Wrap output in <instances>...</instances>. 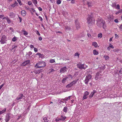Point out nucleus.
<instances>
[{
	"instance_id": "obj_1",
	"label": "nucleus",
	"mask_w": 122,
	"mask_h": 122,
	"mask_svg": "<svg viewBox=\"0 0 122 122\" xmlns=\"http://www.w3.org/2000/svg\"><path fill=\"white\" fill-rule=\"evenodd\" d=\"M97 24V26L99 27H101L102 26L103 29H105L106 27L105 21L100 18L98 19Z\"/></svg>"
},
{
	"instance_id": "obj_2",
	"label": "nucleus",
	"mask_w": 122,
	"mask_h": 122,
	"mask_svg": "<svg viewBox=\"0 0 122 122\" xmlns=\"http://www.w3.org/2000/svg\"><path fill=\"white\" fill-rule=\"evenodd\" d=\"M95 19L93 17L92 15H89L87 18V22L88 24L92 25L95 24Z\"/></svg>"
},
{
	"instance_id": "obj_3",
	"label": "nucleus",
	"mask_w": 122,
	"mask_h": 122,
	"mask_svg": "<svg viewBox=\"0 0 122 122\" xmlns=\"http://www.w3.org/2000/svg\"><path fill=\"white\" fill-rule=\"evenodd\" d=\"M46 66L45 62L43 61L39 62L35 66L36 68L44 67Z\"/></svg>"
},
{
	"instance_id": "obj_4",
	"label": "nucleus",
	"mask_w": 122,
	"mask_h": 122,
	"mask_svg": "<svg viewBox=\"0 0 122 122\" xmlns=\"http://www.w3.org/2000/svg\"><path fill=\"white\" fill-rule=\"evenodd\" d=\"M77 66L80 69H85L87 66L85 64H82L80 62L77 64Z\"/></svg>"
},
{
	"instance_id": "obj_5",
	"label": "nucleus",
	"mask_w": 122,
	"mask_h": 122,
	"mask_svg": "<svg viewBox=\"0 0 122 122\" xmlns=\"http://www.w3.org/2000/svg\"><path fill=\"white\" fill-rule=\"evenodd\" d=\"M6 39V36L5 35H3L2 36L1 40L0 41V43L2 44L5 43L7 41Z\"/></svg>"
},
{
	"instance_id": "obj_6",
	"label": "nucleus",
	"mask_w": 122,
	"mask_h": 122,
	"mask_svg": "<svg viewBox=\"0 0 122 122\" xmlns=\"http://www.w3.org/2000/svg\"><path fill=\"white\" fill-rule=\"evenodd\" d=\"M77 81H75L71 82L70 83L68 84L67 85L66 87L67 88H69L75 85Z\"/></svg>"
},
{
	"instance_id": "obj_7",
	"label": "nucleus",
	"mask_w": 122,
	"mask_h": 122,
	"mask_svg": "<svg viewBox=\"0 0 122 122\" xmlns=\"http://www.w3.org/2000/svg\"><path fill=\"white\" fill-rule=\"evenodd\" d=\"M75 23L76 29L77 30L80 28L81 27L80 24L77 20H76L75 21Z\"/></svg>"
},
{
	"instance_id": "obj_8",
	"label": "nucleus",
	"mask_w": 122,
	"mask_h": 122,
	"mask_svg": "<svg viewBox=\"0 0 122 122\" xmlns=\"http://www.w3.org/2000/svg\"><path fill=\"white\" fill-rule=\"evenodd\" d=\"M10 114L9 113L7 114L5 119V122H8L10 120Z\"/></svg>"
},
{
	"instance_id": "obj_9",
	"label": "nucleus",
	"mask_w": 122,
	"mask_h": 122,
	"mask_svg": "<svg viewBox=\"0 0 122 122\" xmlns=\"http://www.w3.org/2000/svg\"><path fill=\"white\" fill-rule=\"evenodd\" d=\"M101 76V75L100 74V73L99 72H97L95 77V79L97 80H98V78H101V77H100V76Z\"/></svg>"
},
{
	"instance_id": "obj_10",
	"label": "nucleus",
	"mask_w": 122,
	"mask_h": 122,
	"mask_svg": "<svg viewBox=\"0 0 122 122\" xmlns=\"http://www.w3.org/2000/svg\"><path fill=\"white\" fill-rule=\"evenodd\" d=\"M30 62V61L29 60H27L24 62H23L22 64H21V66H24L28 64Z\"/></svg>"
},
{
	"instance_id": "obj_11",
	"label": "nucleus",
	"mask_w": 122,
	"mask_h": 122,
	"mask_svg": "<svg viewBox=\"0 0 122 122\" xmlns=\"http://www.w3.org/2000/svg\"><path fill=\"white\" fill-rule=\"evenodd\" d=\"M19 97H18L16 98V100H19L21 99L23 97H24V96L22 94H20L19 95Z\"/></svg>"
},
{
	"instance_id": "obj_12",
	"label": "nucleus",
	"mask_w": 122,
	"mask_h": 122,
	"mask_svg": "<svg viewBox=\"0 0 122 122\" xmlns=\"http://www.w3.org/2000/svg\"><path fill=\"white\" fill-rule=\"evenodd\" d=\"M66 66H64L61 68L60 70V72L61 73H64V71H66Z\"/></svg>"
},
{
	"instance_id": "obj_13",
	"label": "nucleus",
	"mask_w": 122,
	"mask_h": 122,
	"mask_svg": "<svg viewBox=\"0 0 122 122\" xmlns=\"http://www.w3.org/2000/svg\"><path fill=\"white\" fill-rule=\"evenodd\" d=\"M97 92L96 91L94 90L93 92H92L91 93L89 96V98H92L93 96V95Z\"/></svg>"
},
{
	"instance_id": "obj_14",
	"label": "nucleus",
	"mask_w": 122,
	"mask_h": 122,
	"mask_svg": "<svg viewBox=\"0 0 122 122\" xmlns=\"http://www.w3.org/2000/svg\"><path fill=\"white\" fill-rule=\"evenodd\" d=\"M9 16L11 17H13L15 16V15L13 12H10L9 14Z\"/></svg>"
},
{
	"instance_id": "obj_15",
	"label": "nucleus",
	"mask_w": 122,
	"mask_h": 122,
	"mask_svg": "<svg viewBox=\"0 0 122 122\" xmlns=\"http://www.w3.org/2000/svg\"><path fill=\"white\" fill-rule=\"evenodd\" d=\"M113 16L112 15H109L108 17V19L109 21H111L113 19Z\"/></svg>"
},
{
	"instance_id": "obj_16",
	"label": "nucleus",
	"mask_w": 122,
	"mask_h": 122,
	"mask_svg": "<svg viewBox=\"0 0 122 122\" xmlns=\"http://www.w3.org/2000/svg\"><path fill=\"white\" fill-rule=\"evenodd\" d=\"M91 77L92 76L91 75L89 74L86 76L85 78H86V79H87L88 80H89L91 79Z\"/></svg>"
},
{
	"instance_id": "obj_17",
	"label": "nucleus",
	"mask_w": 122,
	"mask_h": 122,
	"mask_svg": "<svg viewBox=\"0 0 122 122\" xmlns=\"http://www.w3.org/2000/svg\"><path fill=\"white\" fill-rule=\"evenodd\" d=\"M26 12L25 10H22L21 11V13L22 16H25L26 15Z\"/></svg>"
},
{
	"instance_id": "obj_18",
	"label": "nucleus",
	"mask_w": 122,
	"mask_h": 122,
	"mask_svg": "<svg viewBox=\"0 0 122 122\" xmlns=\"http://www.w3.org/2000/svg\"><path fill=\"white\" fill-rule=\"evenodd\" d=\"M18 4V3L16 1H15V3L14 4H12L11 5V6L13 7H14L16 6Z\"/></svg>"
},
{
	"instance_id": "obj_19",
	"label": "nucleus",
	"mask_w": 122,
	"mask_h": 122,
	"mask_svg": "<svg viewBox=\"0 0 122 122\" xmlns=\"http://www.w3.org/2000/svg\"><path fill=\"white\" fill-rule=\"evenodd\" d=\"M66 117L65 116H61L60 118L61 119V120H62V121H64L66 118Z\"/></svg>"
},
{
	"instance_id": "obj_20",
	"label": "nucleus",
	"mask_w": 122,
	"mask_h": 122,
	"mask_svg": "<svg viewBox=\"0 0 122 122\" xmlns=\"http://www.w3.org/2000/svg\"><path fill=\"white\" fill-rule=\"evenodd\" d=\"M21 32H23L24 35L25 36L27 35L28 34V33L25 30H22L21 31Z\"/></svg>"
},
{
	"instance_id": "obj_21",
	"label": "nucleus",
	"mask_w": 122,
	"mask_h": 122,
	"mask_svg": "<svg viewBox=\"0 0 122 122\" xmlns=\"http://www.w3.org/2000/svg\"><path fill=\"white\" fill-rule=\"evenodd\" d=\"M93 53L95 55H97L98 54V52L96 50H94L93 51Z\"/></svg>"
},
{
	"instance_id": "obj_22",
	"label": "nucleus",
	"mask_w": 122,
	"mask_h": 122,
	"mask_svg": "<svg viewBox=\"0 0 122 122\" xmlns=\"http://www.w3.org/2000/svg\"><path fill=\"white\" fill-rule=\"evenodd\" d=\"M122 13V9H121L119 10L117 12L116 14V15L118 14L119 13Z\"/></svg>"
},
{
	"instance_id": "obj_23",
	"label": "nucleus",
	"mask_w": 122,
	"mask_h": 122,
	"mask_svg": "<svg viewBox=\"0 0 122 122\" xmlns=\"http://www.w3.org/2000/svg\"><path fill=\"white\" fill-rule=\"evenodd\" d=\"M0 18H2L3 20L6 19V17H4V16L3 15H0Z\"/></svg>"
},
{
	"instance_id": "obj_24",
	"label": "nucleus",
	"mask_w": 122,
	"mask_h": 122,
	"mask_svg": "<svg viewBox=\"0 0 122 122\" xmlns=\"http://www.w3.org/2000/svg\"><path fill=\"white\" fill-rule=\"evenodd\" d=\"M87 4L88 7H91L92 6V4L91 2H87Z\"/></svg>"
},
{
	"instance_id": "obj_25",
	"label": "nucleus",
	"mask_w": 122,
	"mask_h": 122,
	"mask_svg": "<svg viewBox=\"0 0 122 122\" xmlns=\"http://www.w3.org/2000/svg\"><path fill=\"white\" fill-rule=\"evenodd\" d=\"M6 108H4L3 110L1 111L0 112V115L4 113L6 111Z\"/></svg>"
},
{
	"instance_id": "obj_26",
	"label": "nucleus",
	"mask_w": 122,
	"mask_h": 122,
	"mask_svg": "<svg viewBox=\"0 0 122 122\" xmlns=\"http://www.w3.org/2000/svg\"><path fill=\"white\" fill-rule=\"evenodd\" d=\"M92 45L96 47H97V43L95 42H93L92 44Z\"/></svg>"
},
{
	"instance_id": "obj_27",
	"label": "nucleus",
	"mask_w": 122,
	"mask_h": 122,
	"mask_svg": "<svg viewBox=\"0 0 122 122\" xmlns=\"http://www.w3.org/2000/svg\"><path fill=\"white\" fill-rule=\"evenodd\" d=\"M41 71L40 70H35V71L34 72L36 74H37L40 73L41 72Z\"/></svg>"
},
{
	"instance_id": "obj_28",
	"label": "nucleus",
	"mask_w": 122,
	"mask_h": 122,
	"mask_svg": "<svg viewBox=\"0 0 122 122\" xmlns=\"http://www.w3.org/2000/svg\"><path fill=\"white\" fill-rule=\"evenodd\" d=\"M6 19L7 22L9 24L11 23L10 20L8 17H6Z\"/></svg>"
},
{
	"instance_id": "obj_29",
	"label": "nucleus",
	"mask_w": 122,
	"mask_h": 122,
	"mask_svg": "<svg viewBox=\"0 0 122 122\" xmlns=\"http://www.w3.org/2000/svg\"><path fill=\"white\" fill-rule=\"evenodd\" d=\"M71 78V76L70 75H68L67 76H66V77L65 78L67 80L68 79H69L70 78Z\"/></svg>"
},
{
	"instance_id": "obj_30",
	"label": "nucleus",
	"mask_w": 122,
	"mask_h": 122,
	"mask_svg": "<svg viewBox=\"0 0 122 122\" xmlns=\"http://www.w3.org/2000/svg\"><path fill=\"white\" fill-rule=\"evenodd\" d=\"M102 37V33H100V34H99L98 35V37L99 38H100Z\"/></svg>"
},
{
	"instance_id": "obj_31",
	"label": "nucleus",
	"mask_w": 122,
	"mask_h": 122,
	"mask_svg": "<svg viewBox=\"0 0 122 122\" xmlns=\"http://www.w3.org/2000/svg\"><path fill=\"white\" fill-rule=\"evenodd\" d=\"M112 6L113 7L115 8L116 7V4L115 3H112Z\"/></svg>"
},
{
	"instance_id": "obj_32",
	"label": "nucleus",
	"mask_w": 122,
	"mask_h": 122,
	"mask_svg": "<svg viewBox=\"0 0 122 122\" xmlns=\"http://www.w3.org/2000/svg\"><path fill=\"white\" fill-rule=\"evenodd\" d=\"M65 29L67 30H71V27H69L68 26H66L65 27Z\"/></svg>"
},
{
	"instance_id": "obj_33",
	"label": "nucleus",
	"mask_w": 122,
	"mask_h": 122,
	"mask_svg": "<svg viewBox=\"0 0 122 122\" xmlns=\"http://www.w3.org/2000/svg\"><path fill=\"white\" fill-rule=\"evenodd\" d=\"M89 80H88V79H86V78H85V80L84 81L85 83L86 84H87L88 83V82Z\"/></svg>"
},
{
	"instance_id": "obj_34",
	"label": "nucleus",
	"mask_w": 122,
	"mask_h": 122,
	"mask_svg": "<svg viewBox=\"0 0 122 122\" xmlns=\"http://www.w3.org/2000/svg\"><path fill=\"white\" fill-rule=\"evenodd\" d=\"M16 38H16L15 36H14L12 39V41L14 42L15 41L17 40Z\"/></svg>"
},
{
	"instance_id": "obj_35",
	"label": "nucleus",
	"mask_w": 122,
	"mask_h": 122,
	"mask_svg": "<svg viewBox=\"0 0 122 122\" xmlns=\"http://www.w3.org/2000/svg\"><path fill=\"white\" fill-rule=\"evenodd\" d=\"M104 57L105 58L106 60H108L109 59V57L107 56H104Z\"/></svg>"
},
{
	"instance_id": "obj_36",
	"label": "nucleus",
	"mask_w": 122,
	"mask_h": 122,
	"mask_svg": "<svg viewBox=\"0 0 122 122\" xmlns=\"http://www.w3.org/2000/svg\"><path fill=\"white\" fill-rule=\"evenodd\" d=\"M34 4H36L37 2V0H32Z\"/></svg>"
},
{
	"instance_id": "obj_37",
	"label": "nucleus",
	"mask_w": 122,
	"mask_h": 122,
	"mask_svg": "<svg viewBox=\"0 0 122 122\" xmlns=\"http://www.w3.org/2000/svg\"><path fill=\"white\" fill-rule=\"evenodd\" d=\"M67 108L66 107H65L64 108L63 110L64 112H66L67 111Z\"/></svg>"
},
{
	"instance_id": "obj_38",
	"label": "nucleus",
	"mask_w": 122,
	"mask_h": 122,
	"mask_svg": "<svg viewBox=\"0 0 122 122\" xmlns=\"http://www.w3.org/2000/svg\"><path fill=\"white\" fill-rule=\"evenodd\" d=\"M17 46L16 45H14V46H13L12 47V50L15 49V50L16 49V48L17 47Z\"/></svg>"
},
{
	"instance_id": "obj_39",
	"label": "nucleus",
	"mask_w": 122,
	"mask_h": 122,
	"mask_svg": "<svg viewBox=\"0 0 122 122\" xmlns=\"http://www.w3.org/2000/svg\"><path fill=\"white\" fill-rule=\"evenodd\" d=\"M61 3V1L60 0H58L57 1L56 3L57 4L59 5Z\"/></svg>"
},
{
	"instance_id": "obj_40",
	"label": "nucleus",
	"mask_w": 122,
	"mask_h": 122,
	"mask_svg": "<svg viewBox=\"0 0 122 122\" xmlns=\"http://www.w3.org/2000/svg\"><path fill=\"white\" fill-rule=\"evenodd\" d=\"M43 120H44V122H47L48 121L46 117H44L43 118Z\"/></svg>"
},
{
	"instance_id": "obj_41",
	"label": "nucleus",
	"mask_w": 122,
	"mask_h": 122,
	"mask_svg": "<svg viewBox=\"0 0 122 122\" xmlns=\"http://www.w3.org/2000/svg\"><path fill=\"white\" fill-rule=\"evenodd\" d=\"M66 80V79L65 78H64L62 81V83H65V81Z\"/></svg>"
},
{
	"instance_id": "obj_42",
	"label": "nucleus",
	"mask_w": 122,
	"mask_h": 122,
	"mask_svg": "<svg viewBox=\"0 0 122 122\" xmlns=\"http://www.w3.org/2000/svg\"><path fill=\"white\" fill-rule=\"evenodd\" d=\"M39 56V58H42L44 57V55L43 54L40 53Z\"/></svg>"
},
{
	"instance_id": "obj_43",
	"label": "nucleus",
	"mask_w": 122,
	"mask_h": 122,
	"mask_svg": "<svg viewBox=\"0 0 122 122\" xmlns=\"http://www.w3.org/2000/svg\"><path fill=\"white\" fill-rule=\"evenodd\" d=\"M115 37L116 39H118L119 37V36L117 34H115Z\"/></svg>"
},
{
	"instance_id": "obj_44",
	"label": "nucleus",
	"mask_w": 122,
	"mask_h": 122,
	"mask_svg": "<svg viewBox=\"0 0 122 122\" xmlns=\"http://www.w3.org/2000/svg\"><path fill=\"white\" fill-rule=\"evenodd\" d=\"M50 62L51 63H53L55 62V61L54 59H51L50 61Z\"/></svg>"
},
{
	"instance_id": "obj_45",
	"label": "nucleus",
	"mask_w": 122,
	"mask_h": 122,
	"mask_svg": "<svg viewBox=\"0 0 122 122\" xmlns=\"http://www.w3.org/2000/svg\"><path fill=\"white\" fill-rule=\"evenodd\" d=\"M89 92L87 91L84 94V95L85 96H87L89 95Z\"/></svg>"
},
{
	"instance_id": "obj_46",
	"label": "nucleus",
	"mask_w": 122,
	"mask_h": 122,
	"mask_svg": "<svg viewBox=\"0 0 122 122\" xmlns=\"http://www.w3.org/2000/svg\"><path fill=\"white\" fill-rule=\"evenodd\" d=\"M118 9H120V6L118 4L117 5V6H116V7L115 8Z\"/></svg>"
},
{
	"instance_id": "obj_47",
	"label": "nucleus",
	"mask_w": 122,
	"mask_h": 122,
	"mask_svg": "<svg viewBox=\"0 0 122 122\" xmlns=\"http://www.w3.org/2000/svg\"><path fill=\"white\" fill-rule=\"evenodd\" d=\"M61 120V119L60 118H57L55 120L56 121V122H58L60 120Z\"/></svg>"
},
{
	"instance_id": "obj_48",
	"label": "nucleus",
	"mask_w": 122,
	"mask_h": 122,
	"mask_svg": "<svg viewBox=\"0 0 122 122\" xmlns=\"http://www.w3.org/2000/svg\"><path fill=\"white\" fill-rule=\"evenodd\" d=\"M17 1L19 3V4L20 5H22L20 0H17Z\"/></svg>"
},
{
	"instance_id": "obj_49",
	"label": "nucleus",
	"mask_w": 122,
	"mask_h": 122,
	"mask_svg": "<svg viewBox=\"0 0 122 122\" xmlns=\"http://www.w3.org/2000/svg\"><path fill=\"white\" fill-rule=\"evenodd\" d=\"M18 17L19 19L20 22H21L22 21V18L21 17H20L19 16H18Z\"/></svg>"
},
{
	"instance_id": "obj_50",
	"label": "nucleus",
	"mask_w": 122,
	"mask_h": 122,
	"mask_svg": "<svg viewBox=\"0 0 122 122\" xmlns=\"http://www.w3.org/2000/svg\"><path fill=\"white\" fill-rule=\"evenodd\" d=\"M75 56H79V55L78 54V53H76L75 54Z\"/></svg>"
},
{
	"instance_id": "obj_51",
	"label": "nucleus",
	"mask_w": 122,
	"mask_h": 122,
	"mask_svg": "<svg viewBox=\"0 0 122 122\" xmlns=\"http://www.w3.org/2000/svg\"><path fill=\"white\" fill-rule=\"evenodd\" d=\"M119 28L121 31H122V24L119 27Z\"/></svg>"
},
{
	"instance_id": "obj_52",
	"label": "nucleus",
	"mask_w": 122,
	"mask_h": 122,
	"mask_svg": "<svg viewBox=\"0 0 122 122\" xmlns=\"http://www.w3.org/2000/svg\"><path fill=\"white\" fill-rule=\"evenodd\" d=\"M34 48V51H35L36 52H37L38 50H37V49L36 48H35V47Z\"/></svg>"
},
{
	"instance_id": "obj_53",
	"label": "nucleus",
	"mask_w": 122,
	"mask_h": 122,
	"mask_svg": "<svg viewBox=\"0 0 122 122\" xmlns=\"http://www.w3.org/2000/svg\"><path fill=\"white\" fill-rule=\"evenodd\" d=\"M87 97H86V96H85L84 95L83 97V99H86L87 98Z\"/></svg>"
},
{
	"instance_id": "obj_54",
	"label": "nucleus",
	"mask_w": 122,
	"mask_h": 122,
	"mask_svg": "<svg viewBox=\"0 0 122 122\" xmlns=\"http://www.w3.org/2000/svg\"><path fill=\"white\" fill-rule=\"evenodd\" d=\"M36 34L39 36H40V34L39 33V31L38 30H37L36 32Z\"/></svg>"
},
{
	"instance_id": "obj_55",
	"label": "nucleus",
	"mask_w": 122,
	"mask_h": 122,
	"mask_svg": "<svg viewBox=\"0 0 122 122\" xmlns=\"http://www.w3.org/2000/svg\"><path fill=\"white\" fill-rule=\"evenodd\" d=\"M51 70V71H50V73H51L52 72H53L54 71H55V70H54L53 69H52L51 70Z\"/></svg>"
},
{
	"instance_id": "obj_56",
	"label": "nucleus",
	"mask_w": 122,
	"mask_h": 122,
	"mask_svg": "<svg viewBox=\"0 0 122 122\" xmlns=\"http://www.w3.org/2000/svg\"><path fill=\"white\" fill-rule=\"evenodd\" d=\"M40 19L41 21H42L43 20L42 18L40 16H39L38 17Z\"/></svg>"
},
{
	"instance_id": "obj_57",
	"label": "nucleus",
	"mask_w": 122,
	"mask_h": 122,
	"mask_svg": "<svg viewBox=\"0 0 122 122\" xmlns=\"http://www.w3.org/2000/svg\"><path fill=\"white\" fill-rule=\"evenodd\" d=\"M119 73L120 74H121L122 75V68H121L120 70L119 71Z\"/></svg>"
},
{
	"instance_id": "obj_58",
	"label": "nucleus",
	"mask_w": 122,
	"mask_h": 122,
	"mask_svg": "<svg viewBox=\"0 0 122 122\" xmlns=\"http://www.w3.org/2000/svg\"><path fill=\"white\" fill-rule=\"evenodd\" d=\"M28 4L29 5H30L32 4V3L30 1H29L28 2Z\"/></svg>"
},
{
	"instance_id": "obj_59",
	"label": "nucleus",
	"mask_w": 122,
	"mask_h": 122,
	"mask_svg": "<svg viewBox=\"0 0 122 122\" xmlns=\"http://www.w3.org/2000/svg\"><path fill=\"white\" fill-rule=\"evenodd\" d=\"M61 101L62 102L64 103L66 101L65 99H63L62 100H61Z\"/></svg>"
},
{
	"instance_id": "obj_60",
	"label": "nucleus",
	"mask_w": 122,
	"mask_h": 122,
	"mask_svg": "<svg viewBox=\"0 0 122 122\" xmlns=\"http://www.w3.org/2000/svg\"><path fill=\"white\" fill-rule=\"evenodd\" d=\"M32 54V52L31 51H30L29 52L28 55L29 56H30Z\"/></svg>"
},
{
	"instance_id": "obj_61",
	"label": "nucleus",
	"mask_w": 122,
	"mask_h": 122,
	"mask_svg": "<svg viewBox=\"0 0 122 122\" xmlns=\"http://www.w3.org/2000/svg\"><path fill=\"white\" fill-rule=\"evenodd\" d=\"M38 10H40V11H41L42 10V9L40 7H39L38 8Z\"/></svg>"
},
{
	"instance_id": "obj_62",
	"label": "nucleus",
	"mask_w": 122,
	"mask_h": 122,
	"mask_svg": "<svg viewBox=\"0 0 122 122\" xmlns=\"http://www.w3.org/2000/svg\"><path fill=\"white\" fill-rule=\"evenodd\" d=\"M110 45H111V46H109L112 49L114 48V47L111 44H110Z\"/></svg>"
},
{
	"instance_id": "obj_63",
	"label": "nucleus",
	"mask_w": 122,
	"mask_h": 122,
	"mask_svg": "<svg viewBox=\"0 0 122 122\" xmlns=\"http://www.w3.org/2000/svg\"><path fill=\"white\" fill-rule=\"evenodd\" d=\"M113 51L115 52L117 51H118V50L117 49H114Z\"/></svg>"
},
{
	"instance_id": "obj_64",
	"label": "nucleus",
	"mask_w": 122,
	"mask_h": 122,
	"mask_svg": "<svg viewBox=\"0 0 122 122\" xmlns=\"http://www.w3.org/2000/svg\"><path fill=\"white\" fill-rule=\"evenodd\" d=\"M114 22L116 23H117L118 22V20L117 19H115L114 21Z\"/></svg>"
}]
</instances>
